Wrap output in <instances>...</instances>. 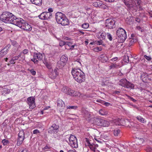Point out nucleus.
Wrapping results in <instances>:
<instances>
[{"label":"nucleus","instance_id":"nucleus-42","mask_svg":"<svg viewBox=\"0 0 152 152\" xmlns=\"http://www.w3.org/2000/svg\"><path fill=\"white\" fill-rule=\"evenodd\" d=\"M125 94L126 96H127L129 98V99L130 100H132V101L134 102H136V100L134 99H133L132 97H130L129 96L127 95V94Z\"/></svg>","mask_w":152,"mask_h":152},{"label":"nucleus","instance_id":"nucleus-57","mask_svg":"<svg viewBox=\"0 0 152 152\" xmlns=\"http://www.w3.org/2000/svg\"><path fill=\"white\" fill-rule=\"evenodd\" d=\"M85 118H87V117H90V114H89V113H88V112H86V113H85Z\"/></svg>","mask_w":152,"mask_h":152},{"label":"nucleus","instance_id":"nucleus-6","mask_svg":"<svg viewBox=\"0 0 152 152\" xmlns=\"http://www.w3.org/2000/svg\"><path fill=\"white\" fill-rule=\"evenodd\" d=\"M119 84L126 88L133 89L134 87V84L129 82L126 79H121L119 82Z\"/></svg>","mask_w":152,"mask_h":152},{"label":"nucleus","instance_id":"nucleus-61","mask_svg":"<svg viewBox=\"0 0 152 152\" xmlns=\"http://www.w3.org/2000/svg\"><path fill=\"white\" fill-rule=\"evenodd\" d=\"M120 91H114V93L115 94L119 95Z\"/></svg>","mask_w":152,"mask_h":152},{"label":"nucleus","instance_id":"nucleus-28","mask_svg":"<svg viewBox=\"0 0 152 152\" xmlns=\"http://www.w3.org/2000/svg\"><path fill=\"white\" fill-rule=\"evenodd\" d=\"M121 120H120L119 118H117L116 119L114 120L113 123L116 125H121Z\"/></svg>","mask_w":152,"mask_h":152},{"label":"nucleus","instance_id":"nucleus-31","mask_svg":"<svg viewBox=\"0 0 152 152\" xmlns=\"http://www.w3.org/2000/svg\"><path fill=\"white\" fill-rule=\"evenodd\" d=\"M89 147L90 149L94 152L95 151L96 148V145L94 144H90L89 145Z\"/></svg>","mask_w":152,"mask_h":152},{"label":"nucleus","instance_id":"nucleus-30","mask_svg":"<svg viewBox=\"0 0 152 152\" xmlns=\"http://www.w3.org/2000/svg\"><path fill=\"white\" fill-rule=\"evenodd\" d=\"M134 2L136 5L139 6V7H140V4L141 3V1L140 0H134Z\"/></svg>","mask_w":152,"mask_h":152},{"label":"nucleus","instance_id":"nucleus-43","mask_svg":"<svg viewBox=\"0 0 152 152\" xmlns=\"http://www.w3.org/2000/svg\"><path fill=\"white\" fill-rule=\"evenodd\" d=\"M66 42H65L63 41H61L59 42V45L61 46H63L64 45H66Z\"/></svg>","mask_w":152,"mask_h":152},{"label":"nucleus","instance_id":"nucleus-24","mask_svg":"<svg viewBox=\"0 0 152 152\" xmlns=\"http://www.w3.org/2000/svg\"><path fill=\"white\" fill-rule=\"evenodd\" d=\"M24 137L18 136L17 142V145H18L19 146L21 144L24 140Z\"/></svg>","mask_w":152,"mask_h":152},{"label":"nucleus","instance_id":"nucleus-38","mask_svg":"<svg viewBox=\"0 0 152 152\" xmlns=\"http://www.w3.org/2000/svg\"><path fill=\"white\" fill-rule=\"evenodd\" d=\"M66 44L65 45V48L66 49H68L72 45V43L70 42H66Z\"/></svg>","mask_w":152,"mask_h":152},{"label":"nucleus","instance_id":"nucleus-13","mask_svg":"<svg viewBox=\"0 0 152 152\" xmlns=\"http://www.w3.org/2000/svg\"><path fill=\"white\" fill-rule=\"evenodd\" d=\"M57 108L59 111L61 112H62L64 108V102L61 100L58 99L57 101Z\"/></svg>","mask_w":152,"mask_h":152},{"label":"nucleus","instance_id":"nucleus-16","mask_svg":"<svg viewBox=\"0 0 152 152\" xmlns=\"http://www.w3.org/2000/svg\"><path fill=\"white\" fill-rule=\"evenodd\" d=\"M101 119V118L94 117L90 119V122L94 124L99 126Z\"/></svg>","mask_w":152,"mask_h":152},{"label":"nucleus","instance_id":"nucleus-27","mask_svg":"<svg viewBox=\"0 0 152 152\" xmlns=\"http://www.w3.org/2000/svg\"><path fill=\"white\" fill-rule=\"evenodd\" d=\"M57 75V73L54 72H51L49 74V77L51 79H54L56 78Z\"/></svg>","mask_w":152,"mask_h":152},{"label":"nucleus","instance_id":"nucleus-3","mask_svg":"<svg viewBox=\"0 0 152 152\" xmlns=\"http://www.w3.org/2000/svg\"><path fill=\"white\" fill-rule=\"evenodd\" d=\"M116 34L119 42H123L126 38V31L122 28H118L116 31Z\"/></svg>","mask_w":152,"mask_h":152},{"label":"nucleus","instance_id":"nucleus-37","mask_svg":"<svg viewBox=\"0 0 152 152\" xmlns=\"http://www.w3.org/2000/svg\"><path fill=\"white\" fill-rule=\"evenodd\" d=\"M89 26V24L88 23H85L82 25V27L84 29L88 28Z\"/></svg>","mask_w":152,"mask_h":152},{"label":"nucleus","instance_id":"nucleus-21","mask_svg":"<svg viewBox=\"0 0 152 152\" xmlns=\"http://www.w3.org/2000/svg\"><path fill=\"white\" fill-rule=\"evenodd\" d=\"M30 1L32 4L39 6H41L42 4V0H30Z\"/></svg>","mask_w":152,"mask_h":152},{"label":"nucleus","instance_id":"nucleus-35","mask_svg":"<svg viewBox=\"0 0 152 152\" xmlns=\"http://www.w3.org/2000/svg\"><path fill=\"white\" fill-rule=\"evenodd\" d=\"M124 61L126 63H128L129 62V57L128 56H124Z\"/></svg>","mask_w":152,"mask_h":152},{"label":"nucleus","instance_id":"nucleus-64","mask_svg":"<svg viewBox=\"0 0 152 152\" xmlns=\"http://www.w3.org/2000/svg\"><path fill=\"white\" fill-rule=\"evenodd\" d=\"M12 59H13L15 61V60H17L18 59V57H17V56H15L13 57Z\"/></svg>","mask_w":152,"mask_h":152},{"label":"nucleus","instance_id":"nucleus-18","mask_svg":"<svg viewBox=\"0 0 152 152\" xmlns=\"http://www.w3.org/2000/svg\"><path fill=\"white\" fill-rule=\"evenodd\" d=\"M33 57L34 59H37L39 61H41L43 57L42 54L40 53H34Z\"/></svg>","mask_w":152,"mask_h":152},{"label":"nucleus","instance_id":"nucleus-54","mask_svg":"<svg viewBox=\"0 0 152 152\" xmlns=\"http://www.w3.org/2000/svg\"><path fill=\"white\" fill-rule=\"evenodd\" d=\"M40 131L37 129H35L33 131V134H37L40 133Z\"/></svg>","mask_w":152,"mask_h":152},{"label":"nucleus","instance_id":"nucleus-23","mask_svg":"<svg viewBox=\"0 0 152 152\" xmlns=\"http://www.w3.org/2000/svg\"><path fill=\"white\" fill-rule=\"evenodd\" d=\"M96 102L100 103L103 105H104L106 106H108L110 105H111V104L110 103L105 102L104 101H103L100 99L97 100L96 101Z\"/></svg>","mask_w":152,"mask_h":152},{"label":"nucleus","instance_id":"nucleus-5","mask_svg":"<svg viewBox=\"0 0 152 152\" xmlns=\"http://www.w3.org/2000/svg\"><path fill=\"white\" fill-rule=\"evenodd\" d=\"M17 26L22 29L28 31H31L32 29L31 26L22 18H20Z\"/></svg>","mask_w":152,"mask_h":152},{"label":"nucleus","instance_id":"nucleus-10","mask_svg":"<svg viewBox=\"0 0 152 152\" xmlns=\"http://www.w3.org/2000/svg\"><path fill=\"white\" fill-rule=\"evenodd\" d=\"M59 126L56 124H53L48 129V132L51 134L57 133L59 131Z\"/></svg>","mask_w":152,"mask_h":152},{"label":"nucleus","instance_id":"nucleus-33","mask_svg":"<svg viewBox=\"0 0 152 152\" xmlns=\"http://www.w3.org/2000/svg\"><path fill=\"white\" fill-rule=\"evenodd\" d=\"M99 113L101 115H104L107 114V112L104 110H100L99 111Z\"/></svg>","mask_w":152,"mask_h":152},{"label":"nucleus","instance_id":"nucleus-41","mask_svg":"<svg viewBox=\"0 0 152 152\" xmlns=\"http://www.w3.org/2000/svg\"><path fill=\"white\" fill-rule=\"evenodd\" d=\"M102 50V48L101 47H97L94 48V50L96 52L101 51Z\"/></svg>","mask_w":152,"mask_h":152},{"label":"nucleus","instance_id":"nucleus-12","mask_svg":"<svg viewBox=\"0 0 152 152\" xmlns=\"http://www.w3.org/2000/svg\"><path fill=\"white\" fill-rule=\"evenodd\" d=\"M9 12H3L0 16V20L6 23H9Z\"/></svg>","mask_w":152,"mask_h":152},{"label":"nucleus","instance_id":"nucleus-48","mask_svg":"<svg viewBox=\"0 0 152 152\" xmlns=\"http://www.w3.org/2000/svg\"><path fill=\"white\" fill-rule=\"evenodd\" d=\"M29 71L33 75H35L36 74V72L33 69H32L29 70Z\"/></svg>","mask_w":152,"mask_h":152},{"label":"nucleus","instance_id":"nucleus-1","mask_svg":"<svg viewBox=\"0 0 152 152\" xmlns=\"http://www.w3.org/2000/svg\"><path fill=\"white\" fill-rule=\"evenodd\" d=\"M72 74L74 79L77 82L81 83L85 80V75L84 73L79 69H73Z\"/></svg>","mask_w":152,"mask_h":152},{"label":"nucleus","instance_id":"nucleus-59","mask_svg":"<svg viewBox=\"0 0 152 152\" xmlns=\"http://www.w3.org/2000/svg\"><path fill=\"white\" fill-rule=\"evenodd\" d=\"M10 62L11 64H14L15 63V61L13 59H12L10 61Z\"/></svg>","mask_w":152,"mask_h":152},{"label":"nucleus","instance_id":"nucleus-62","mask_svg":"<svg viewBox=\"0 0 152 152\" xmlns=\"http://www.w3.org/2000/svg\"><path fill=\"white\" fill-rule=\"evenodd\" d=\"M118 59V58L117 57H115L112 59H111V60L113 61H116Z\"/></svg>","mask_w":152,"mask_h":152},{"label":"nucleus","instance_id":"nucleus-51","mask_svg":"<svg viewBox=\"0 0 152 152\" xmlns=\"http://www.w3.org/2000/svg\"><path fill=\"white\" fill-rule=\"evenodd\" d=\"M3 91L5 94H8L10 92V89L6 88L5 90H4Z\"/></svg>","mask_w":152,"mask_h":152},{"label":"nucleus","instance_id":"nucleus-56","mask_svg":"<svg viewBox=\"0 0 152 152\" xmlns=\"http://www.w3.org/2000/svg\"><path fill=\"white\" fill-rule=\"evenodd\" d=\"M136 29L137 30L140 31L141 32H142L143 31V29H142L140 27V26H138L136 27Z\"/></svg>","mask_w":152,"mask_h":152},{"label":"nucleus","instance_id":"nucleus-17","mask_svg":"<svg viewBox=\"0 0 152 152\" xmlns=\"http://www.w3.org/2000/svg\"><path fill=\"white\" fill-rule=\"evenodd\" d=\"M149 75L146 72H142L141 76V78L144 82H147L149 78Z\"/></svg>","mask_w":152,"mask_h":152},{"label":"nucleus","instance_id":"nucleus-58","mask_svg":"<svg viewBox=\"0 0 152 152\" xmlns=\"http://www.w3.org/2000/svg\"><path fill=\"white\" fill-rule=\"evenodd\" d=\"M94 139L98 142H99L100 143H102V141L101 140V139H100L99 138H98L96 137H95L94 138Z\"/></svg>","mask_w":152,"mask_h":152},{"label":"nucleus","instance_id":"nucleus-14","mask_svg":"<svg viewBox=\"0 0 152 152\" xmlns=\"http://www.w3.org/2000/svg\"><path fill=\"white\" fill-rule=\"evenodd\" d=\"M34 100V98L33 97H30L28 98V103L30 109H33L35 107Z\"/></svg>","mask_w":152,"mask_h":152},{"label":"nucleus","instance_id":"nucleus-52","mask_svg":"<svg viewBox=\"0 0 152 152\" xmlns=\"http://www.w3.org/2000/svg\"><path fill=\"white\" fill-rule=\"evenodd\" d=\"M28 52V50L27 49H25L23 51L22 53V54L23 53L24 55L27 54Z\"/></svg>","mask_w":152,"mask_h":152},{"label":"nucleus","instance_id":"nucleus-19","mask_svg":"<svg viewBox=\"0 0 152 152\" xmlns=\"http://www.w3.org/2000/svg\"><path fill=\"white\" fill-rule=\"evenodd\" d=\"M110 124V122L105 120L101 119L99 126L104 127L108 126Z\"/></svg>","mask_w":152,"mask_h":152},{"label":"nucleus","instance_id":"nucleus-39","mask_svg":"<svg viewBox=\"0 0 152 152\" xmlns=\"http://www.w3.org/2000/svg\"><path fill=\"white\" fill-rule=\"evenodd\" d=\"M77 107L76 106H68L67 107V109H72L74 110H76L77 108Z\"/></svg>","mask_w":152,"mask_h":152},{"label":"nucleus","instance_id":"nucleus-8","mask_svg":"<svg viewBox=\"0 0 152 152\" xmlns=\"http://www.w3.org/2000/svg\"><path fill=\"white\" fill-rule=\"evenodd\" d=\"M9 23H10L17 26L20 18H17L15 16L9 12Z\"/></svg>","mask_w":152,"mask_h":152},{"label":"nucleus","instance_id":"nucleus-49","mask_svg":"<svg viewBox=\"0 0 152 152\" xmlns=\"http://www.w3.org/2000/svg\"><path fill=\"white\" fill-rule=\"evenodd\" d=\"M107 37L110 41H111L112 40V36L110 33H107Z\"/></svg>","mask_w":152,"mask_h":152},{"label":"nucleus","instance_id":"nucleus-53","mask_svg":"<svg viewBox=\"0 0 152 152\" xmlns=\"http://www.w3.org/2000/svg\"><path fill=\"white\" fill-rule=\"evenodd\" d=\"M101 7H100V8H103L104 9H106L107 8V6L102 3V4H101Z\"/></svg>","mask_w":152,"mask_h":152},{"label":"nucleus","instance_id":"nucleus-11","mask_svg":"<svg viewBox=\"0 0 152 152\" xmlns=\"http://www.w3.org/2000/svg\"><path fill=\"white\" fill-rule=\"evenodd\" d=\"M115 21L113 19H107L105 21V26L108 28H113L115 27Z\"/></svg>","mask_w":152,"mask_h":152},{"label":"nucleus","instance_id":"nucleus-32","mask_svg":"<svg viewBox=\"0 0 152 152\" xmlns=\"http://www.w3.org/2000/svg\"><path fill=\"white\" fill-rule=\"evenodd\" d=\"M101 4H102V3L99 2H95L93 3V5L96 7L100 8Z\"/></svg>","mask_w":152,"mask_h":152},{"label":"nucleus","instance_id":"nucleus-44","mask_svg":"<svg viewBox=\"0 0 152 152\" xmlns=\"http://www.w3.org/2000/svg\"><path fill=\"white\" fill-rule=\"evenodd\" d=\"M102 42H103L102 41V40H100V41H95V44L98 45H102Z\"/></svg>","mask_w":152,"mask_h":152},{"label":"nucleus","instance_id":"nucleus-25","mask_svg":"<svg viewBox=\"0 0 152 152\" xmlns=\"http://www.w3.org/2000/svg\"><path fill=\"white\" fill-rule=\"evenodd\" d=\"M66 64L65 63L59 61L57 62V66L60 69H61L63 68Z\"/></svg>","mask_w":152,"mask_h":152},{"label":"nucleus","instance_id":"nucleus-20","mask_svg":"<svg viewBox=\"0 0 152 152\" xmlns=\"http://www.w3.org/2000/svg\"><path fill=\"white\" fill-rule=\"evenodd\" d=\"M8 49L7 47L4 48L3 49L0 51V59L6 55L7 53Z\"/></svg>","mask_w":152,"mask_h":152},{"label":"nucleus","instance_id":"nucleus-22","mask_svg":"<svg viewBox=\"0 0 152 152\" xmlns=\"http://www.w3.org/2000/svg\"><path fill=\"white\" fill-rule=\"evenodd\" d=\"M106 35V34L105 32H103L102 33L101 32H99L97 36L100 40H102L105 39Z\"/></svg>","mask_w":152,"mask_h":152},{"label":"nucleus","instance_id":"nucleus-63","mask_svg":"<svg viewBox=\"0 0 152 152\" xmlns=\"http://www.w3.org/2000/svg\"><path fill=\"white\" fill-rule=\"evenodd\" d=\"M45 65L48 68H50V66L48 62H46L45 64Z\"/></svg>","mask_w":152,"mask_h":152},{"label":"nucleus","instance_id":"nucleus-36","mask_svg":"<svg viewBox=\"0 0 152 152\" xmlns=\"http://www.w3.org/2000/svg\"><path fill=\"white\" fill-rule=\"evenodd\" d=\"M120 132V130L119 129H115L114 131V134L115 136H117Z\"/></svg>","mask_w":152,"mask_h":152},{"label":"nucleus","instance_id":"nucleus-26","mask_svg":"<svg viewBox=\"0 0 152 152\" xmlns=\"http://www.w3.org/2000/svg\"><path fill=\"white\" fill-rule=\"evenodd\" d=\"M67 60L68 57L65 55H64L61 57L60 61L66 64Z\"/></svg>","mask_w":152,"mask_h":152},{"label":"nucleus","instance_id":"nucleus-46","mask_svg":"<svg viewBox=\"0 0 152 152\" xmlns=\"http://www.w3.org/2000/svg\"><path fill=\"white\" fill-rule=\"evenodd\" d=\"M118 66L116 65V64H112L110 66V68L112 69V68H115L117 67Z\"/></svg>","mask_w":152,"mask_h":152},{"label":"nucleus","instance_id":"nucleus-29","mask_svg":"<svg viewBox=\"0 0 152 152\" xmlns=\"http://www.w3.org/2000/svg\"><path fill=\"white\" fill-rule=\"evenodd\" d=\"M12 44L13 46L17 48V49L21 48L20 45L15 41H13L12 42Z\"/></svg>","mask_w":152,"mask_h":152},{"label":"nucleus","instance_id":"nucleus-50","mask_svg":"<svg viewBox=\"0 0 152 152\" xmlns=\"http://www.w3.org/2000/svg\"><path fill=\"white\" fill-rule=\"evenodd\" d=\"M144 57L148 61H151L152 59L150 56H148L146 55H145Z\"/></svg>","mask_w":152,"mask_h":152},{"label":"nucleus","instance_id":"nucleus-40","mask_svg":"<svg viewBox=\"0 0 152 152\" xmlns=\"http://www.w3.org/2000/svg\"><path fill=\"white\" fill-rule=\"evenodd\" d=\"M25 134L23 132V130H20V131L19 133H18V136H22V137H24Z\"/></svg>","mask_w":152,"mask_h":152},{"label":"nucleus","instance_id":"nucleus-4","mask_svg":"<svg viewBox=\"0 0 152 152\" xmlns=\"http://www.w3.org/2000/svg\"><path fill=\"white\" fill-rule=\"evenodd\" d=\"M62 91L66 94L73 96H80L81 95L80 92L72 90L67 87H63Z\"/></svg>","mask_w":152,"mask_h":152},{"label":"nucleus","instance_id":"nucleus-60","mask_svg":"<svg viewBox=\"0 0 152 152\" xmlns=\"http://www.w3.org/2000/svg\"><path fill=\"white\" fill-rule=\"evenodd\" d=\"M75 45H72L69 48H68V50H72L74 48Z\"/></svg>","mask_w":152,"mask_h":152},{"label":"nucleus","instance_id":"nucleus-55","mask_svg":"<svg viewBox=\"0 0 152 152\" xmlns=\"http://www.w3.org/2000/svg\"><path fill=\"white\" fill-rule=\"evenodd\" d=\"M146 151L147 152H152V149L150 147H147L146 149Z\"/></svg>","mask_w":152,"mask_h":152},{"label":"nucleus","instance_id":"nucleus-15","mask_svg":"<svg viewBox=\"0 0 152 152\" xmlns=\"http://www.w3.org/2000/svg\"><path fill=\"white\" fill-rule=\"evenodd\" d=\"M124 1L125 5L129 8H133L135 7L133 0H124Z\"/></svg>","mask_w":152,"mask_h":152},{"label":"nucleus","instance_id":"nucleus-2","mask_svg":"<svg viewBox=\"0 0 152 152\" xmlns=\"http://www.w3.org/2000/svg\"><path fill=\"white\" fill-rule=\"evenodd\" d=\"M56 19L57 22L62 26L68 25L69 24L68 19L65 15L61 12H57L56 14Z\"/></svg>","mask_w":152,"mask_h":152},{"label":"nucleus","instance_id":"nucleus-9","mask_svg":"<svg viewBox=\"0 0 152 152\" xmlns=\"http://www.w3.org/2000/svg\"><path fill=\"white\" fill-rule=\"evenodd\" d=\"M41 20H46L51 19L52 17V14L48 12H43L38 16Z\"/></svg>","mask_w":152,"mask_h":152},{"label":"nucleus","instance_id":"nucleus-7","mask_svg":"<svg viewBox=\"0 0 152 152\" xmlns=\"http://www.w3.org/2000/svg\"><path fill=\"white\" fill-rule=\"evenodd\" d=\"M66 137L69 139V144L73 148H76L78 147L77 140L76 137L74 135H71L70 136L69 135Z\"/></svg>","mask_w":152,"mask_h":152},{"label":"nucleus","instance_id":"nucleus-34","mask_svg":"<svg viewBox=\"0 0 152 152\" xmlns=\"http://www.w3.org/2000/svg\"><path fill=\"white\" fill-rule=\"evenodd\" d=\"M137 120L141 122H144L145 119L140 116H138L137 117Z\"/></svg>","mask_w":152,"mask_h":152},{"label":"nucleus","instance_id":"nucleus-45","mask_svg":"<svg viewBox=\"0 0 152 152\" xmlns=\"http://www.w3.org/2000/svg\"><path fill=\"white\" fill-rule=\"evenodd\" d=\"M2 142L3 143L4 145H6L9 142V141L6 140L4 139L2 140Z\"/></svg>","mask_w":152,"mask_h":152},{"label":"nucleus","instance_id":"nucleus-47","mask_svg":"<svg viewBox=\"0 0 152 152\" xmlns=\"http://www.w3.org/2000/svg\"><path fill=\"white\" fill-rule=\"evenodd\" d=\"M31 61L33 62L34 64H37L39 62V60H37V59H34V58H33L31 59Z\"/></svg>","mask_w":152,"mask_h":152}]
</instances>
